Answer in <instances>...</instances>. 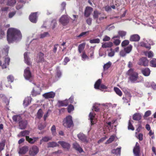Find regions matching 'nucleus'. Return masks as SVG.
I'll use <instances>...</instances> for the list:
<instances>
[{
  "label": "nucleus",
  "mask_w": 156,
  "mask_h": 156,
  "mask_svg": "<svg viewBox=\"0 0 156 156\" xmlns=\"http://www.w3.org/2000/svg\"><path fill=\"white\" fill-rule=\"evenodd\" d=\"M58 143L61 144L63 148L68 149L70 147V145L68 143L64 141H59Z\"/></svg>",
  "instance_id": "23"
},
{
  "label": "nucleus",
  "mask_w": 156,
  "mask_h": 156,
  "mask_svg": "<svg viewBox=\"0 0 156 156\" xmlns=\"http://www.w3.org/2000/svg\"><path fill=\"white\" fill-rule=\"evenodd\" d=\"M110 39V38L107 36L105 35V36L104 38L103 39V41H108Z\"/></svg>",
  "instance_id": "60"
},
{
  "label": "nucleus",
  "mask_w": 156,
  "mask_h": 156,
  "mask_svg": "<svg viewBox=\"0 0 156 156\" xmlns=\"http://www.w3.org/2000/svg\"><path fill=\"white\" fill-rule=\"evenodd\" d=\"M113 41L114 44L116 46L118 45L121 42V41L119 39H114Z\"/></svg>",
  "instance_id": "58"
},
{
  "label": "nucleus",
  "mask_w": 156,
  "mask_h": 156,
  "mask_svg": "<svg viewBox=\"0 0 156 156\" xmlns=\"http://www.w3.org/2000/svg\"><path fill=\"white\" fill-rule=\"evenodd\" d=\"M43 112L42 110L41 109H40L37 114V117L39 119H40L42 117L43 115Z\"/></svg>",
  "instance_id": "42"
},
{
  "label": "nucleus",
  "mask_w": 156,
  "mask_h": 156,
  "mask_svg": "<svg viewBox=\"0 0 156 156\" xmlns=\"http://www.w3.org/2000/svg\"><path fill=\"white\" fill-rule=\"evenodd\" d=\"M55 95V93L51 91L44 93L43 94V96L46 99L53 98Z\"/></svg>",
  "instance_id": "10"
},
{
  "label": "nucleus",
  "mask_w": 156,
  "mask_h": 156,
  "mask_svg": "<svg viewBox=\"0 0 156 156\" xmlns=\"http://www.w3.org/2000/svg\"><path fill=\"white\" fill-rule=\"evenodd\" d=\"M16 12L15 11L10 12L9 14V18H11L15 14Z\"/></svg>",
  "instance_id": "63"
},
{
  "label": "nucleus",
  "mask_w": 156,
  "mask_h": 156,
  "mask_svg": "<svg viewBox=\"0 0 156 156\" xmlns=\"http://www.w3.org/2000/svg\"><path fill=\"white\" fill-rule=\"evenodd\" d=\"M100 42V40L98 38H96L90 41V42L91 44L93 43H98Z\"/></svg>",
  "instance_id": "46"
},
{
  "label": "nucleus",
  "mask_w": 156,
  "mask_h": 156,
  "mask_svg": "<svg viewBox=\"0 0 156 156\" xmlns=\"http://www.w3.org/2000/svg\"><path fill=\"white\" fill-rule=\"evenodd\" d=\"M113 44L112 42H105L102 44V47L103 48H110L112 46Z\"/></svg>",
  "instance_id": "33"
},
{
  "label": "nucleus",
  "mask_w": 156,
  "mask_h": 156,
  "mask_svg": "<svg viewBox=\"0 0 156 156\" xmlns=\"http://www.w3.org/2000/svg\"><path fill=\"white\" fill-rule=\"evenodd\" d=\"M119 36L121 37L125 36L126 34V32L123 31H119L118 32Z\"/></svg>",
  "instance_id": "51"
},
{
  "label": "nucleus",
  "mask_w": 156,
  "mask_h": 156,
  "mask_svg": "<svg viewBox=\"0 0 156 156\" xmlns=\"http://www.w3.org/2000/svg\"><path fill=\"white\" fill-rule=\"evenodd\" d=\"M93 16L94 19L96 20L97 21L98 19L99 20H101L106 18L104 14L97 10L94 11Z\"/></svg>",
  "instance_id": "4"
},
{
  "label": "nucleus",
  "mask_w": 156,
  "mask_h": 156,
  "mask_svg": "<svg viewBox=\"0 0 156 156\" xmlns=\"http://www.w3.org/2000/svg\"><path fill=\"white\" fill-rule=\"evenodd\" d=\"M151 65L153 67H156V59L153 58L150 62Z\"/></svg>",
  "instance_id": "47"
},
{
  "label": "nucleus",
  "mask_w": 156,
  "mask_h": 156,
  "mask_svg": "<svg viewBox=\"0 0 156 156\" xmlns=\"http://www.w3.org/2000/svg\"><path fill=\"white\" fill-rule=\"evenodd\" d=\"M115 27L114 26L112 25H110L109 26H108L107 27V29L108 30H110L112 29H113Z\"/></svg>",
  "instance_id": "64"
},
{
  "label": "nucleus",
  "mask_w": 156,
  "mask_h": 156,
  "mask_svg": "<svg viewBox=\"0 0 156 156\" xmlns=\"http://www.w3.org/2000/svg\"><path fill=\"white\" fill-rule=\"evenodd\" d=\"M7 37L8 42L11 43L14 41L20 40L22 36L19 30L13 28H10L8 30Z\"/></svg>",
  "instance_id": "1"
},
{
  "label": "nucleus",
  "mask_w": 156,
  "mask_h": 156,
  "mask_svg": "<svg viewBox=\"0 0 156 156\" xmlns=\"http://www.w3.org/2000/svg\"><path fill=\"white\" fill-rule=\"evenodd\" d=\"M121 147L117 148L116 149H114L112 151V153L120 155Z\"/></svg>",
  "instance_id": "36"
},
{
  "label": "nucleus",
  "mask_w": 156,
  "mask_h": 156,
  "mask_svg": "<svg viewBox=\"0 0 156 156\" xmlns=\"http://www.w3.org/2000/svg\"><path fill=\"white\" fill-rule=\"evenodd\" d=\"M47 147H54L58 146V144L55 142H49L47 144Z\"/></svg>",
  "instance_id": "31"
},
{
  "label": "nucleus",
  "mask_w": 156,
  "mask_h": 156,
  "mask_svg": "<svg viewBox=\"0 0 156 156\" xmlns=\"http://www.w3.org/2000/svg\"><path fill=\"white\" fill-rule=\"evenodd\" d=\"M16 3L15 0H8L7 4L10 6H12L14 5Z\"/></svg>",
  "instance_id": "50"
},
{
  "label": "nucleus",
  "mask_w": 156,
  "mask_h": 156,
  "mask_svg": "<svg viewBox=\"0 0 156 156\" xmlns=\"http://www.w3.org/2000/svg\"><path fill=\"white\" fill-rule=\"evenodd\" d=\"M74 108L73 105H70L68 106V111L69 113L70 112H71L74 110Z\"/></svg>",
  "instance_id": "55"
},
{
  "label": "nucleus",
  "mask_w": 156,
  "mask_h": 156,
  "mask_svg": "<svg viewBox=\"0 0 156 156\" xmlns=\"http://www.w3.org/2000/svg\"><path fill=\"white\" fill-rule=\"evenodd\" d=\"M24 59L25 62L28 65H29L31 64L30 59L28 56V54L26 52L24 54Z\"/></svg>",
  "instance_id": "21"
},
{
  "label": "nucleus",
  "mask_w": 156,
  "mask_h": 156,
  "mask_svg": "<svg viewBox=\"0 0 156 156\" xmlns=\"http://www.w3.org/2000/svg\"><path fill=\"white\" fill-rule=\"evenodd\" d=\"M58 105L60 106H66L68 104V101L66 100L63 101H59Z\"/></svg>",
  "instance_id": "32"
},
{
  "label": "nucleus",
  "mask_w": 156,
  "mask_h": 156,
  "mask_svg": "<svg viewBox=\"0 0 156 156\" xmlns=\"http://www.w3.org/2000/svg\"><path fill=\"white\" fill-rule=\"evenodd\" d=\"M0 99L2 100L3 101H5L7 104H8L9 103L8 100L3 94H0Z\"/></svg>",
  "instance_id": "39"
},
{
  "label": "nucleus",
  "mask_w": 156,
  "mask_h": 156,
  "mask_svg": "<svg viewBox=\"0 0 156 156\" xmlns=\"http://www.w3.org/2000/svg\"><path fill=\"white\" fill-rule=\"evenodd\" d=\"M132 121L131 120H129L128 123V129H131L132 130H134V128L132 125Z\"/></svg>",
  "instance_id": "49"
},
{
  "label": "nucleus",
  "mask_w": 156,
  "mask_h": 156,
  "mask_svg": "<svg viewBox=\"0 0 156 156\" xmlns=\"http://www.w3.org/2000/svg\"><path fill=\"white\" fill-rule=\"evenodd\" d=\"M111 51L108 54V55L110 57H112L114 55V51H112V49H110Z\"/></svg>",
  "instance_id": "61"
},
{
  "label": "nucleus",
  "mask_w": 156,
  "mask_h": 156,
  "mask_svg": "<svg viewBox=\"0 0 156 156\" xmlns=\"http://www.w3.org/2000/svg\"><path fill=\"white\" fill-rule=\"evenodd\" d=\"M43 56L44 54L43 53L41 52L39 53L37 57V59H38V62H41L44 60Z\"/></svg>",
  "instance_id": "35"
},
{
  "label": "nucleus",
  "mask_w": 156,
  "mask_h": 156,
  "mask_svg": "<svg viewBox=\"0 0 156 156\" xmlns=\"http://www.w3.org/2000/svg\"><path fill=\"white\" fill-rule=\"evenodd\" d=\"M79 139L83 142H87L86 136L82 133H80L78 135Z\"/></svg>",
  "instance_id": "19"
},
{
  "label": "nucleus",
  "mask_w": 156,
  "mask_h": 156,
  "mask_svg": "<svg viewBox=\"0 0 156 156\" xmlns=\"http://www.w3.org/2000/svg\"><path fill=\"white\" fill-rule=\"evenodd\" d=\"M28 150V147L27 146H24L20 149V150L19 152V154H25Z\"/></svg>",
  "instance_id": "18"
},
{
  "label": "nucleus",
  "mask_w": 156,
  "mask_h": 156,
  "mask_svg": "<svg viewBox=\"0 0 156 156\" xmlns=\"http://www.w3.org/2000/svg\"><path fill=\"white\" fill-rule=\"evenodd\" d=\"M131 96L129 93H128L126 95L125 97H123L122 99L123 101V103H127L129 102L130 100Z\"/></svg>",
  "instance_id": "24"
},
{
  "label": "nucleus",
  "mask_w": 156,
  "mask_h": 156,
  "mask_svg": "<svg viewBox=\"0 0 156 156\" xmlns=\"http://www.w3.org/2000/svg\"><path fill=\"white\" fill-rule=\"evenodd\" d=\"M5 145V144L3 142L0 143V152L4 149Z\"/></svg>",
  "instance_id": "62"
},
{
  "label": "nucleus",
  "mask_w": 156,
  "mask_h": 156,
  "mask_svg": "<svg viewBox=\"0 0 156 156\" xmlns=\"http://www.w3.org/2000/svg\"><path fill=\"white\" fill-rule=\"evenodd\" d=\"M74 148L76 150L81 152L83 151V150L80 147V145L76 143H75L73 144Z\"/></svg>",
  "instance_id": "28"
},
{
  "label": "nucleus",
  "mask_w": 156,
  "mask_h": 156,
  "mask_svg": "<svg viewBox=\"0 0 156 156\" xmlns=\"http://www.w3.org/2000/svg\"><path fill=\"white\" fill-rule=\"evenodd\" d=\"M132 46L131 45H129L127 47L124 48V50L126 53H129L131 51Z\"/></svg>",
  "instance_id": "40"
},
{
  "label": "nucleus",
  "mask_w": 156,
  "mask_h": 156,
  "mask_svg": "<svg viewBox=\"0 0 156 156\" xmlns=\"http://www.w3.org/2000/svg\"><path fill=\"white\" fill-rule=\"evenodd\" d=\"M126 53L125 52V50H121L120 52V55L124 57L126 56Z\"/></svg>",
  "instance_id": "59"
},
{
  "label": "nucleus",
  "mask_w": 156,
  "mask_h": 156,
  "mask_svg": "<svg viewBox=\"0 0 156 156\" xmlns=\"http://www.w3.org/2000/svg\"><path fill=\"white\" fill-rule=\"evenodd\" d=\"M50 35L47 32H44L40 35V37L41 38H43L49 36Z\"/></svg>",
  "instance_id": "43"
},
{
  "label": "nucleus",
  "mask_w": 156,
  "mask_h": 156,
  "mask_svg": "<svg viewBox=\"0 0 156 156\" xmlns=\"http://www.w3.org/2000/svg\"><path fill=\"white\" fill-rule=\"evenodd\" d=\"M7 79L9 82L12 83L13 81L14 78L12 75H10L7 77Z\"/></svg>",
  "instance_id": "52"
},
{
  "label": "nucleus",
  "mask_w": 156,
  "mask_h": 156,
  "mask_svg": "<svg viewBox=\"0 0 156 156\" xmlns=\"http://www.w3.org/2000/svg\"><path fill=\"white\" fill-rule=\"evenodd\" d=\"M115 138V136L114 135H112L110 137L109 139L106 141V144H108L112 142L114 140Z\"/></svg>",
  "instance_id": "48"
},
{
  "label": "nucleus",
  "mask_w": 156,
  "mask_h": 156,
  "mask_svg": "<svg viewBox=\"0 0 156 156\" xmlns=\"http://www.w3.org/2000/svg\"><path fill=\"white\" fill-rule=\"evenodd\" d=\"M144 41H141L140 42L139 45L140 46L144 47L149 49H151V47L150 44L147 43V41H145V39H144Z\"/></svg>",
  "instance_id": "16"
},
{
  "label": "nucleus",
  "mask_w": 156,
  "mask_h": 156,
  "mask_svg": "<svg viewBox=\"0 0 156 156\" xmlns=\"http://www.w3.org/2000/svg\"><path fill=\"white\" fill-rule=\"evenodd\" d=\"M111 63L109 62L104 65L103 66V68L104 70H106L108 68H109L111 66Z\"/></svg>",
  "instance_id": "45"
},
{
  "label": "nucleus",
  "mask_w": 156,
  "mask_h": 156,
  "mask_svg": "<svg viewBox=\"0 0 156 156\" xmlns=\"http://www.w3.org/2000/svg\"><path fill=\"white\" fill-rule=\"evenodd\" d=\"M63 125L66 127L70 128L73 125V122L71 116H67L63 120Z\"/></svg>",
  "instance_id": "3"
},
{
  "label": "nucleus",
  "mask_w": 156,
  "mask_h": 156,
  "mask_svg": "<svg viewBox=\"0 0 156 156\" xmlns=\"http://www.w3.org/2000/svg\"><path fill=\"white\" fill-rule=\"evenodd\" d=\"M12 119L15 122H19L21 121V118L19 115H14L13 116Z\"/></svg>",
  "instance_id": "38"
},
{
  "label": "nucleus",
  "mask_w": 156,
  "mask_h": 156,
  "mask_svg": "<svg viewBox=\"0 0 156 156\" xmlns=\"http://www.w3.org/2000/svg\"><path fill=\"white\" fill-rule=\"evenodd\" d=\"M23 76L27 80H30L32 77V75L29 67L27 68L24 70Z\"/></svg>",
  "instance_id": "5"
},
{
  "label": "nucleus",
  "mask_w": 156,
  "mask_h": 156,
  "mask_svg": "<svg viewBox=\"0 0 156 156\" xmlns=\"http://www.w3.org/2000/svg\"><path fill=\"white\" fill-rule=\"evenodd\" d=\"M30 133V131L28 130H25L21 131L20 133L18 135V136L19 137L29 135Z\"/></svg>",
  "instance_id": "26"
},
{
  "label": "nucleus",
  "mask_w": 156,
  "mask_h": 156,
  "mask_svg": "<svg viewBox=\"0 0 156 156\" xmlns=\"http://www.w3.org/2000/svg\"><path fill=\"white\" fill-rule=\"evenodd\" d=\"M141 118V115L139 113H136L133 116V118L134 120L138 121L140 120Z\"/></svg>",
  "instance_id": "30"
},
{
  "label": "nucleus",
  "mask_w": 156,
  "mask_h": 156,
  "mask_svg": "<svg viewBox=\"0 0 156 156\" xmlns=\"http://www.w3.org/2000/svg\"><path fill=\"white\" fill-rule=\"evenodd\" d=\"M129 76V81L132 83H139L140 81L138 80V74L137 72L134 71L133 69H130L127 73Z\"/></svg>",
  "instance_id": "2"
},
{
  "label": "nucleus",
  "mask_w": 156,
  "mask_h": 156,
  "mask_svg": "<svg viewBox=\"0 0 156 156\" xmlns=\"http://www.w3.org/2000/svg\"><path fill=\"white\" fill-rule=\"evenodd\" d=\"M70 18L66 15H63L59 20L60 22L63 25L68 23L69 20Z\"/></svg>",
  "instance_id": "13"
},
{
  "label": "nucleus",
  "mask_w": 156,
  "mask_h": 156,
  "mask_svg": "<svg viewBox=\"0 0 156 156\" xmlns=\"http://www.w3.org/2000/svg\"><path fill=\"white\" fill-rule=\"evenodd\" d=\"M25 3V2L22 1H20L18 2L16 6V9H21L23 7V5Z\"/></svg>",
  "instance_id": "37"
},
{
  "label": "nucleus",
  "mask_w": 156,
  "mask_h": 156,
  "mask_svg": "<svg viewBox=\"0 0 156 156\" xmlns=\"http://www.w3.org/2000/svg\"><path fill=\"white\" fill-rule=\"evenodd\" d=\"M51 130L53 135H55L56 133V128L55 126L53 125L51 128Z\"/></svg>",
  "instance_id": "57"
},
{
  "label": "nucleus",
  "mask_w": 156,
  "mask_h": 156,
  "mask_svg": "<svg viewBox=\"0 0 156 156\" xmlns=\"http://www.w3.org/2000/svg\"><path fill=\"white\" fill-rule=\"evenodd\" d=\"M51 139V137L49 136H45L42 138V140L44 142H47Z\"/></svg>",
  "instance_id": "54"
},
{
  "label": "nucleus",
  "mask_w": 156,
  "mask_h": 156,
  "mask_svg": "<svg viewBox=\"0 0 156 156\" xmlns=\"http://www.w3.org/2000/svg\"><path fill=\"white\" fill-rule=\"evenodd\" d=\"M151 114V112L150 110L147 111L145 113L144 116V118L145 119L147 117L150 116Z\"/></svg>",
  "instance_id": "53"
},
{
  "label": "nucleus",
  "mask_w": 156,
  "mask_h": 156,
  "mask_svg": "<svg viewBox=\"0 0 156 156\" xmlns=\"http://www.w3.org/2000/svg\"><path fill=\"white\" fill-rule=\"evenodd\" d=\"M37 12L33 13L29 16V18L30 21L33 23H36L37 21Z\"/></svg>",
  "instance_id": "14"
},
{
  "label": "nucleus",
  "mask_w": 156,
  "mask_h": 156,
  "mask_svg": "<svg viewBox=\"0 0 156 156\" xmlns=\"http://www.w3.org/2000/svg\"><path fill=\"white\" fill-rule=\"evenodd\" d=\"M85 43H83L79 44L78 47V50L79 52L80 53L84 49L85 46Z\"/></svg>",
  "instance_id": "34"
},
{
  "label": "nucleus",
  "mask_w": 156,
  "mask_h": 156,
  "mask_svg": "<svg viewBox=\"0 0 156 156\" xmlns=\"http://www.w3.org/2000/svg\"><path fill=\"white\" fill-rule=\"evenodd\" d=\"M19 128L21 129H23L26 127L27 122L26 120H22L19 122Z\"/></svg>",
  "instance_id": "15"
},
{
  "label": "nucleus",
  "mask_w": 156,
  "mask_h": 156,
  "mask_svg": "<svg viewBox=\"0 0 156 156\" xmlns=\"http://www.w3.org/2000/svg\"><path fill=\"white\" fill-rule=\"evenodd\" d=\"M148 60L146 58H140L138 62L139 65L144 66H147L148 64Z\"/></svg>",
  "instance_id": "9"
},
{
  "label": "nucleus",
  "mask_w": 156,
  "mask_h": 156,
  "mask_svg": "<svg viewBox=\"0 0 156 156\" xmlns=\"http://www.w3.org/2000/svg\"><path fill=\"white\" fill-rule=\"evenodd\" d=\"M92 11V8L89 7H87L85 11V16L86 17L89 16Z\"/></svg>",
  "instance_id": "20"
},
{
  "label": "nucleus",
  "mask_w": 156,
  "mask_h": 156,
  "mask_svg": "<svg viewBox=\"0 0 156 156\" xmlns=\"http://www.w3.org/2000/svg\"><path fill=\"white\" fill-rule=\"evenodd\" d=\"M95 114L94 112H90L89 115V119L90 120L91 125L94 124L97 122V120L95 117Z\"/></svg>",
  "instance_id": "12"
},
{
  "label": "nucleus",
  "mask_w": 156,
  "mask_h": 156,
  "mask_svg": "<svg viewBox=\"0 0 156 156\" xmlns=\"http://www.w3.org/2000/svg\"><path fill=\"white\" fill-rule=\"evenodd\" d=\"M140 147L138 143H136V146L133 149V152L135 156H139L140 153Z\"/></svg>",
  "instance_id": "11"
},
{
  "label": "nucleus",
  "mask_w": 156,
  "mask_h": 156,
  "mask_svg": "<svg viewBox=\"0 0 156 156\" xmlns=\"http://www.w3.org/2000/svg\"><path fill=\"white\" fill-rule=\"evenodd\" d=\"M140 36L137 34H135L131 35L130 40L131 41H138L140 40Z\"/></svg>",
  "instance_id": "17"
},
{
  "label": "nucleus",
  "mask_w": 156,
  "mask_h": 156,
  "mask_svg": "<svg viewBox=\"0 0 156 156\" xmlns=\"http://www.w3.org/2000/svg\"><path fill=\"white\" fill-rule=\"evenodd\" d=\"M114 90L116 94L120 96H121L122 95V92L119 88L116 87H115L114 88Z\"/></svg>",
  "instance_id": "41"
},
{
  "label": "nucleus",
  "mask_w": 156,
  "mask_h": 156,
  "mask_svg": "<svg viewBox=\"0 0 156 156\" xmlns=\"http://www.w3.org/2000/svg\"><path fill=\"white\" fill-rule=\"evenodd\" d=\"M35 87L33 88V90L32 92V95L34 96H35L37 95L40 94L39 91H37L36 90H40V86L39 85H36L35 83H34Z\"/></svg>",
  "instance_id": "6"
},
{
  "label": "nucleus",
  "mask_w": 156,
  "mask_h": 156,
  "mask_svg": "<svg viewBox=\"0 0 156 156\" xmlns=\"http://www.w3.org/2000/svg\"><path fill=\"white\" fill-rule=\"evenodd\" d=\"M10 58L9 57H6L5 58V63L3 64L2 66V69H5L9 64L10 62Z\"/></svg>",
  "instance_id": "29"
},
{
  "label": "nucleus",
  "mask_w": 156,
  "mask_h": 156,
  "mask_svg": "<svg viewBox=\"0 0 156 156\" xmlns=\"http://www.w3.org/2000/svg\"><path fill=\"white\" fill-rule=\"evenodd\" d=\"M38 151L39 150L38 147L36 146H34L30 149L29 154L31 155L34 156L36 155Z\"/></svg>",
  "instance_id": "8"
},
{
  "label": "nucleus",
  "mask_w": 156,
  "mask_h": 156,
  "mask_svg": "<svg viewBox=\"0 0 156 156\" xmlns=\"http://www.w3.org/2000/svg\"><path fill=\"white\" fill-rule=\"evenodd\" d=\"M129 42L128 40H124L121 43V45L122 47H124L127 45L129 44Z\"/></svg>",
  "instance_id": "56"
},
{
  "label": "nucleus",
  "mask_w": 156,
  "mask_h": 156,
  "mask_svg": "<svg viewBox=\"0 0 156 156\" xmlns=\"http://www.w3.org/2000/svg\"><path fill=\"white\" fill-rule=\"evenodd\" d=\"M82 60L83 61H85L86 59H89V57L86 55L85 52H83L82 55H81Z\"/></svg>",
  "instance_id": "44"
},
{
  "label": "nucleus",
  "mask_w": 156,
  "mask_h": 156,
  "mask_svg": "<svg viewBox=\"0 0 156 156\" xmlns=\"http://www.w3.org/2000/svg\"><path fill=\"white\" fill-rule=\"evenodd\" d=\"M101 81V80L99 79L96 82L94 85L95 88L96 89H99L100 87L101 89H106L107 88V87L103 84H101L100 86Z\"/></svg>",
  "instance_id": "7"
},
{
  "label": "nucleus",
  "mask_w": 156,
  "mask_h": 156,
  "mask_svg": "<svg viewBox=\"0 0 156 156\" xmlns=\"http://www.w3.org/2000/svg\"><path fill=\"white\" fill-rule=\"evenodd\" d=\"M38 139V137H34L33 138H30L29 136H26V140L30 144H33Z\"/></svg>",
  "instance_id": "27"
},
{
  "label": "nucleus",
  "mask_w": 156,
  "mask_h": 156,
  "mask_svg": "<svg viewBox=\"0 0 156 156\" xmlns=\"http://www.w3.org/2000/svg\"><path fill=\"white\" fill-rule=\"evenodd\" d=\"M141 72L145 76H149L150 73V70L148 68L142 69Z\"/></svg>",
  "instance_id": "25"
},
{
  "label": "nucleus",
  "mask_w": 156,
  "mask_h": 156,
  "mask_svg": "<svg viewBox=\"0 0 156 156\" xmlns=\"http://www.w3.org/2000/svg\"><path fill=\"white\" fill-rule=\"evenodd\" d=\"M32 98L30 97L26 98L23 103V105L25 106H27L31 102Z\"/></svg>",
  "instance_id": "22"
}]
</instances>
